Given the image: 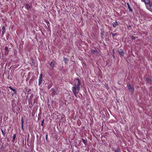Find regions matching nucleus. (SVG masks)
<instances>
[{"label":"nucleus","mask_w":152,"mask_h":152,"mask_svg":"<svg viewBox=\"0 0 152 152\" xmlns=\"http://www.w3.org/2000/svg\"><path fill=\"white\" fill-rule=\"evenodd\" d=\"M23 125H22V124H21V126H22V129L23 130Z\"/></svg>","instance_id":"473e14b6"},{"label":"nucleus","mask_w":152,"mask_h":152,"mask_svg":"<svg viewBox=\"0 0 152 152\" xmlns=\"http://www.w3.org/2000/svg\"><path fill=\"white\" fill-rule=\"evenodd\" d=\"M82 140L83 141V143L85 144V146H86V144L88 142L87 140H85L84 139H82Z\"/></svg>","instance_id":"9b49d317"},{"label":"nucleus","mask_w":152,"mask_h":152,"mask_svg":"<svg viewBox=\"0 0 152 152\" xmlns=\"http://www.w3.org/2000/svg\"><path fill=\"white\" fill-rule=\"evenodd\" d=\"M50 67L52 69H53L54 67L55 63L53 61H51L49 63Z\"/></svg>","instance_id":"0eeeda50"},{"label":"nucleus","mask_w":152,"mask_h":152,"mask_svg":"<svg viewBox=\"0 0 152 152\" xmlns=\"http://www.w3.org/2000/svg\"><path fill=\"white\" fill-rule=\"evenodd\" d=\"M106 87H107V90H108L109 89V87L107 85V86Z\"/></svg>","instance_id":"2f4dec72"},{"label":"nucleus","mask_w":152,"mask_h":152,"mask_svg":"<svg viewBox=\"0 0 152 152\" xmlns=\"http://www.w3.org/2000/svg\"><path fill=\"white\" fill-rule=\"evenodd\" d=\"M28 139H29V138H28V139H27V140L28 141Z\"/></svg>","instance_id":"e433bc0d"},{"label":"nucleus","mask_w":152,"mask_h":152,"mask_svg":"<svg viewBox=\"0 0 152 152\" xmlns=\"http://www.w3.org/2000/svg\"><path fill=\"white\" fill-rule=\"evenodd\" d=\"M51 90L52 91V96H53L57 94V92L55 89L52 88L51 89Z\"/></svg>","instance_id":"20e7f679"},{"label":"nucleus","mask_w":152,"mask_h":152,"mask_svg":"<svg viewBox=\"0 0 152 152\" xmlns=\"http://www.w3.org/2000/svg\"><path fill=\"white\" fill-rule=\"evenodd\" d=\"M48 134H47L46 135V137H45V139H46V140H48Z\"/></svg>","instance_id":"bb28decb"},{"label":"nucleus","mask_w":152,"mask_h":152,"mask_svg":"<svg viewBox=\"0 0 152 152\" xmlns=\"http://www.w3.org/2000/svg\"><path fill=\"white\" fill-rule=\"evenodd\" d=\"M28 103H29L30 102V101H29V100H28Z\"/></svg>","instance_id":"c9c22d12"},{"label":"nucleus","mask_w":152,"mask_h":152,"mask_svg":"<svg viewBox=\"0 0 152 152\" xmlns=\"http://www.w3.org/2000/svg\"><path fill=\"white\" fill-rule=\"evenodd\" d=\"M78 83L77 84H75L74 85L72 89V91L74 93V95L77 97V94L79 93L80 90V86L81 84L79 78H77Z\"/></svg>","instance_id":"f257e3e1"},{"label":"nucleus","mask_w":152,"mask_h":152,"mask_svg":"<svg viewBox=\"0 0 152 152\" xmlns=\"http://www.w3.org/2000/svg\"><path fill=\"white\" fill-rule=\"evenodd\" d=\"M8 87L11 89V90L12 91L13 90V88H12V87L11 86H10L9 87Z\"/></svg>","instance_id":"cd10ccee"},{"label":"nucleus","mask_w":152,"mask_h":152,"mask_svg":"<svg viewBox=\"0 0 152 152\" xmlns=\"http://www.w3.org/2000/svg\"><path fill=\"white\" fill-rule=\"evenodd\" d=\"M16 137V134H14L13 136V140L12 142H14L15 141V139Z\"/></svg>","instance_id":"f3484780"},{"label":"nucleus","mask_w":152,"mask_h":152,"mask_svg":"<svg viewBox=\"0 0 152 152\" xmlns=\"http://www.w3.org/2000/svg\"><path fill=\"white\" fill-rule=\"evenodd\" d=\"M127 86L128 90L132 94L134 92V88L132 87V85L130 83L128 84Z\"/></svg>","instance_id":"f03ea898"},{"label":"nucleus","mask_w":152,"mask_h":152,"mask_svg":"<svg viewBox=\"0 0 152 152\" xmlns=\"http://www.w3.org/2000/svg\"><path fill=\"white\" fill-rule=\"evenodd\" d=\"M1 130L3 135L4 137L6 133L5 131L3 130L2 129H1Z\"/></svg>","instance_id":"4468645a"},{"label":"nucleus","mask_w":152,"mask_h":152,"mask_svg":"<svg viewBox=\"0 0 152 152\" xmlns=\"http://www.w3.org/2000/svg\"><path fill=\"white\" fill-rule=\"evenodd\" d=\"M5 32V31H2V35H3Z\"/></svg>","instance_id":"c85d7f7f"},{"label":"nucleus","mask_w":152,"mask_h":152,"mask_svg":"<svg viewBox=\"0 0 152 152\" xmlns=\"http://www.w3.org/2000/svg\"><path fill=\"white\" fill-rule=\"evenodd\" d=\"M8 50V48L7 47H6L5 48L4 50L5 52L7 51Z\"/></svg>","instance_id":"b1692460"},{"label":"nucleus","mask_w":152,"mask_h":152,"mask_svg":"<svg viewBox=\"0 0 152 152\" xmlns=\"http://www.w3.org/2000/svg\"><path fill=\"white\" fill-rule=\"evenodd\" d=\"M104 31H102L101 33V36H104Z\"/></svg>","instance_id":"5701e85b"},{"label":"nucleus","mask_w":152,"mask_h":152,"mask_svg":"<svg viewBox=\"0 0 152 152\" xmlns=\"http://www.w3.org/2000/svg\"><path fill=\"white\" fill-rule=\"evenodd\" d=\"M21 124H22V125L23 124L24 120H23V117H22L21 118Z\"/></svg>","instance_id":"412c9836"},{"label":"nucleus","mask_w":152,"mask_h":152,"mask_svg":"<svg viewBox=\"0 0 152 152\" xmlns=\"http://www.w3.org/2000/svg\"><path fill=\"white\" fill-rule=\"evenodd\" d=\"M91 51L92 53H93L94 54H97L99 53V52L96 48L94 49H91Z\"/></svg>","instance_id":"423d86ee"},{"label":"nucleus","mask_w":152,"mask_h":152,"mask_svg":"<svg viewBox=\"0 0 152 152\" xmlns=\"http://www.w3.org/2000/svg\"><path fill=\"white\" fill-rule=\"evenodd\" d=\"M12 91L14 92V94H17V91L15 89H13Z\"/></svg>","instance_id":"6ab92c4d"},{"label":"nucleus","mask_w":152,"mask_h":152,"mask_svg":"<svg viewBox=\"0 0 152 152\" xmlns=\"http://www.w3.org/2000/svg\"><path fill=\"white\" fill-rule=\"evenodd\" d=\"M42 81V73H41L40 75V76L39 77V79L38 85L39 86H40L41 84Z\"/></svg>","instance_id":"7ed1b4c3"},{"label":"nucleus","mask_w":152,"mask_h":152,"mask_svg":"<svg viewBox=\"0 0 152 152\" xmlns=\"http://www.w3.org/2000/svg\"><path fill=\"white\" fill-rule=\"evenodd\" d=\"M132 39H135V37L133 36H132Z\"/></svg>","instance_id":"c756f323"},{"label":"nucleus","mask_w":152,"mask_h":152,"mask_svg":"<svg viewBox=\"0 0 152 152\" xmlns=\"http://www.w3.org/2000/svg\"><path fill=\"white\" fill-rule=\"evenodd\" d=\"M48 89H49L50 88H51L52 87L53 84L51 82L50 83H48Z\"/></svg>","instance_id":"1a4fd4ad"},{"label":"nucleus","mask_w":152,"mask_h":152,"mask_svg":"<svg viewBox=\"0 0 152 152\" xmlns=\"http://www.w3.org/2000/svg\"><path fill=\"white\" fill-rule=\"evenodd\" d=\"M44 119H43L41 121V125L42 126H43L44 123Z\"/></svg>","instance_id":"aec40b11"},{"label":"nucleus","mask_w":152,"mask_h":152,"mask_svg":"<svg viewBox=\"0 0 152 152\" xmlns=\"http://www.w3.org/2000/svg\"><path fill=\"white\" fill-rule=\"evenodd\" d=\"M111 34H112V36L113 37H114L116 34V33L113 34V33H112Z\"/></svg>","instance_id":"393cba45"},{"label":"nucleus","mask_w":152,"mask_h":152,"mask_svg":"<svg viewBox=\"0 0 152 152\" xmlns=\"http://www.w3.org/2000/svg\"><path fill=\"white\" fill-rule=\"evenodd\" d=\"M126 4L127 5L128 7L129 8V11L130 12H132V10L130 7L129 4L128 3H127Z\"/></svg>","instance_id":"f8f14e48"},{"label":"nucleus","mask_w":152,"mask_h":152,"mask_svg":"<svg viewBox=\"0 0 152 152\" xmlns=\"http://www.w3.org/2000/svg\"><path fill=\"white\" fill-rule=\"evenodd\" d=\"M113 25V27L115 28L116 26L118 25V23L117 21H115V22L114 23Z\"/></svg>","instance_id":"ddd939ff"},{"label":"nucleus","mask_w":152,"mask_h":152,"mask_svg":"<svg viewBox=\"0 0 152 152\" xmlns=\"http://www.w3.org/2000/svg\"><path fill=\"white\" fill-rule=\"evenodd\" d=\"M151 8H152V0H151V3L149 4V7L148 9Z\"/></svg>","instance_id":"a211bd4d"},{"label":"nucleus","mask_w":152,"mask_h":152,"mask_svg":"<svg viewBox=\"0 0 152 152\" xmlns=\"http://www.w3.org/2000/svg\"><path fill=\"white\" fill-rule=\"evenodd\" d=\"M144 1L145 4H150L151 3V0H144ZM149 7H148L149 8Z\"/></svg>","instance_id":"9d476101"},{"label":"nucleus","mask_w":152,"mask_h":152,"mask_svg":"<svg viewBox=\"0 0 152 152\" xmlns=\"http://www.w3.org/2000/svg\"><path fill=\"white\" fill-rule=\"evenodd\" d=\"M149 10H151L152 11V8H151L149 9Z\"/></svg>","instance_id":"72a5a7b5"},{"label":"nucleus","mask_w":152,"mask_h":152,"mask_svg":"<svg viewBox=\"0 0 152 152\" xmlns=\"http://www.w3.org/2000/svg\"><path fill=\"white\" fill-rule=\"evenodd\" d=\"M2 31H5V27L4 26H3L2 27Z\"/></svg>","instance_id":"4be33fe9"},{"label":"nucleus","mask_w":152,"mask_h":152,"mask_svg":"<svg viewBox=\"0 0 152 152\" xmlns=\"http://www.w3.org/2000/svg\"><path fill=\"white\" fill-rule=\"evenodd\" d=\"M64 61L66 64L68 63L67 61H68V60L66 58H64Z\"/></svg>","instance_id":"dca6fc26"},{"label":"nucleus","mask_w":152,"mask_h":152,"mask_svg":"<svg viewBox=\"0 0 152 152\" xmlns=\"http://www.w3.org/2000/svg\"><path fill=\"white\" fill-rule=\"evenodd\" d=\"M146 80L148 82H148H149L150 83H151V79L149 78H146Z\"/></svg>","instance_id":"2eb2a0df"},{"label":"nucleus","mask_w":152,"mask_h":152,"mask_svg":"<svg viewBox=\"0 0 152 152\" xmlns=\"http://www.w3.org/2000/svg\"><path fill=\"white\" fill-rule=\"evenodd\" d=\"M115 152H119L120 151L118 149L115 150Z\"/></svg>","instance_id":"a878e982"},{"label":"nucleus","mask_w":152,"mask_h":152,"mask_svg":"<svg viewBox=\"0 0 152 152\" xmlns=\"http://www.w3.org/2000/svg\"><path fill=\"white\" fill-rule=\"evenodd\" d=\"M118 52L119 53V54L122 56H123L124 55V52L121 49H118Z\"/></svg>","instance_id":"6e6552de"},{"label":"nucleus","mask_w":152,"mask_h":152,"mask_svg":"<svg viewBox=\"0 0 152 152\" xmlns=\"http://www.w3.org/2000/svg\"><path fill=\"white\" fill-rule=\"evenodd\" d=\"M32 6L28 4H26V9L28 11H30L31 10Z\"/></svg>","instance_id":"39448f33"},{"label":"nucleus","mask_w":152,"mask_h":152,"mask_svg":"<svg viewBox=\"0 0 152 152\" xmlns=\"http://www.w3.org/2000/svg\"><path fill=\"white\" fill-rule=\"evenodd\" d=\"M31 91V89H29L28 90V92L29 91Z\"/></svg>","instance_id":"f704fd0d"},{"label":"nucleus","mask_w":152,"mask_h":152,"mask_svg":"<svg viewBox=\"0 0 152 152\" xmlns=\"http://www.w3.org/2000/svg\"><path fill=\"white\" fill-rule=\"evenodd\" d=\"M131 26L130 25H129L128 27V28L129 29V28H131Z\"/></svg>","instance_id":"7c9ffc66"}]
</instances>
